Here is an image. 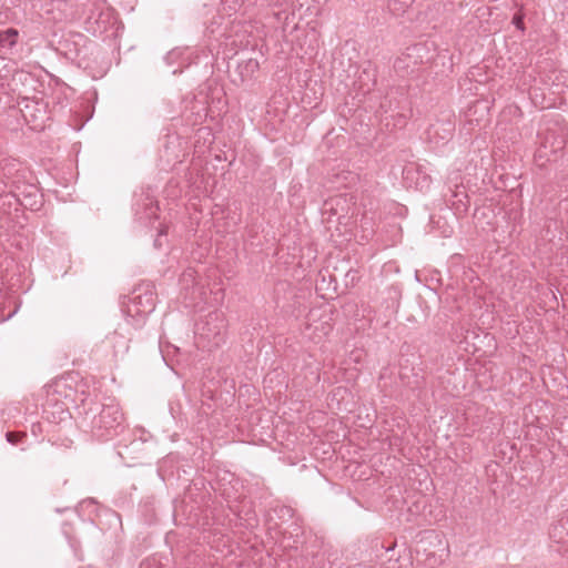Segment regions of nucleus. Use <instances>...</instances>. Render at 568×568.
<instances>
[{"label":"nucleus","instance_id":"f257e3e1","mask_svg":"<svg viewBox=\"0 0 568 568\" xmlns=\"http://www.w3.org/2000/svg\"><path fill=\"white\" fill-rule=\"evenodd\" d=\"M92 436L100 442H108L120 435L124 428V416L118 403L110 402L101 405L90 417Z\"/></svg>","mask_w":568,"mask_h":568},{"label":"nucleus","instance_id":"f03ea898","mask_svg":"<svg viewBox=\"0 0 568 568\" xmlns=\"http://www.w3.org/2000/svg\"><path fill=\"white\" fill-rule=\"evenodd\" d=\"M225 331L226 320L223 312H210L195 325L196 343L203 348L219 347L224 341Z\"/></svg>","mask_w":568,"mask_h":568},{"label":"nucleus","instance_id":"7ed1b4c3","mask_svg":"<svg viewBox=\"0 0 568 568\" xmlns=\"http://www.w3.org/2000/svg\"><path fill=\"white\" fill-rule=\"evenodd\" d=\"M155 293L150 286L140 287L134 291L124 308L128 324L134 328L142 327L148 315L155 308Z\"/></svg>","mask_w":568,"mask_h":568},{"label":"nucleus","instance_id":"20e7f679","mask_svg":"<svg viewBox=\"0 0 568 568\" xmlns=\"http://www.w3.org/2000/svg\"><path fill=\"white\" fill-rule=\"evenodd\" d=\"M89 29L93 33H104L116 23V13L105 2H98L88 17Z\"/></svg>","mask_w":568,"mask_h":568},{"label":"nucleus","instance_id":"39448f33","mask_svg":"<svg viewBox=\"0 0 568 568\" xmlns=\"http://www.w3.org/2000/svg\"><path fill=\"white\" fill-rule=\"evenodd\" d=\"M6 197L13 199L16 205H21L31 210H37L41 205L39 190L33 184L24 185L23 189L17 185L14 190L8 192L2 200Z\"/></svg>","mask_w":568,"mask_h":568},{"label":"nucleus","instance_id":"423d86ee","mask_svg":"<svg viewBox=\"0 0 568 568\" xmlns=\"http://www.w3.org/2000/svg\"><path fill=\"white\" fill-rule=\"evenodd\" d=\"M252 33V26L236 20L229 21V23L219 33L220 37H224L226 40H232L234 45H248V37Z\"/></svg>","mask_w":568,"mask_h":568},{"label":"nucleus","instance_id":"0eeeda50","mask_svg":"<svg viewBox=\"0 0 568 568\" xmlns=\"http://www.w3.org/2000/svg\"><path fill=\"white\" fill-rule=\"evenodd\" d=\"M134 210L138 219L142 222H145L158 217L159 206L155 201L148 195L143 200L142 204L139 202L134 204Z\"/></svg>","mask_w":568,"mask_h":568},{"label":"nucleus","instance_id":"6e6552de","mask_svg":"<svg viewBox=\"0 0 568 568\" xmlns=\"http://www.w3.org/2000/svg\"><path fill=\"white\" fill-rule=\"evenodd\" d=\"M454 187L455 189L453 190L449 186V190L452 192L449 202L453 210L455 211V214H462L466 212L468 209V195L463 185L455 183Z\"/></svg>","mask_w":568,"mask_h":568},{"label":"nucleus","instance_id":"1a4fd4ad","mask_svg":"<svg viewBox=\"0 0 568 568\" xmlns=\"http://www.w3.org/2000/svg\"><path fill=\"white\" fill-rule=\"evenodd\" d=\"M453 134L452 123H436L432 124L427 130V138L430 141L438 143L439 141L448 140Z\"/></svg>","mask_w":568,"mask_h":568},{"label":"nucleus","instance_id":"9d476101","mask_svg":"<svg viewBox=\"0 0 568 568\" xmlns=\"http://www.w3.org/2000/svg\"><path fill=\"white\" fill-rule=\"evenodd\" d=\"M549 537L557 544L566 542L568 539V529L562 520L550 527Z\"/></svg>","mask_w":568,"mask_h":568},{"label":"nucleus","instance_id":"9b49d317","mask_svg":"<svg viewBox=\"0 0 568 568\" xmlns=\"http://www.w3.org/2000/svg\"><path fill=\"white\" fill-rule=\"evenodd\" d=\"M414 0H387V10L393 16H402L413 4Z\"/></svg>","mask_w":568,"mask_h":568},{"label":"nucleus","instance_id":"f8f14e48","mask_svg":"<svg viewBox=\"0 0 568 568\" xmlns=\"http://www.w3.org/2000/svg\"><path fill=\"white\" fill-rule=\"evenodd\" d=\"M244 0H222L223 12L229 16L235 13L243 4Z\"/></svg>","mask_w":568,"mask_h":568},{"label":"nucleus","instance_id":"ddd939ff","mask_svg":"<svg viewBox=\"0 0 568 568\" xmlns=\"http://www.w3.org/2000/svg\"><path fill=\"white\" fill-rule=\"evenodd\" d=\"M111 342L114 343L115 353L122 352L125 353L129 349V342L123 336H121L118 332H114L110 337Z\"/></svg>","mask_w":568,"mask_h":568},{"label":"nucleus","instance_id":"4468645a","mask_svg":"<svg viewBox=\"0 0 568 568\" xmlns=\"http://www.w3.org/2000/svg\"><path fill=\"white\" fill-rule=\"evenodd\" d=\"M24 436H26V434H23V433L8 432L6 434V438H7L8 443H10L12 445L17 444Z\"/></svg>","mask_w":568,"mask_h":568},{"label":"nucleus","instance_id":"2eb2a0df","mask_svg":"<svg viewBox=\"0 0 568 568\" xmlns=\"http://www.w3.org/2000/svg\"><path fill=\"white\" fill-rule=\"evenodd\" d=\"M244 68L253 73L258 69V62L254 59H250L245 62Z\"/></svg>","mask_w":568,"mask_h":568},{"label":"nucleus","instance_id":"dca6fc26","mask_svg":"<svg viewBox=\"0 0 568 568\" xmlns=\"http://www.w3.org/2000/svg\"><path fill=\"white\" fill-rule=\"evenodd\" d=\"M79 507L80 509L92 508V510H95L97 504L93 499H85L80 503Z\"/></svg>","mask_w":568,"mask_h":568},{"label":"nucleus","instance_id":"f3484780","mask_svg":"<svg viewBox=\"0 0 568 568\" xmlns=\"http://www.w3.org/2000/svg\"><path fill=\"white\" fill-rule=\"evenodd\" d=\"M179 55H180V51L175 49V50L170 51L165 59L170 63V62L176 60L179 58Z\"/></svg>","mask_w":568,"mask_h":568},{"label":"nucleus","instance_id":"a211bd4d","mask_svg":"<svg viewBox=\"0 0 568 568\" xmlns=\"http://www.w3.org/2000/svg\"><path fill=\"white\" fill-rule=\"evenodd\" d=\"M513 23L520 30L524 29L523 18L518 14L514 16Z\"/></svg>","mask_w":568,"mask_h":568},{"label":"nucleus","instance_id":"6ab92c4d","mask_svg":"<svg viewBox=\"0 0 568 568\" xmlns=\"http://www.w3.org/2000/svg\"><path fill=\"white\" fill-rule=\"evenodd\" d=\"M8 193L6 194H0V205H6L8 204L9 206H11L13 203H14V200L11 199V197H6L4 200H2L3 196H6Z\"/></svg>","mask_w":568,"mask_h":568},{"label":"nucleus","instance_id":"aec40b11","mask_svg":"<svg viewBox=\"0 0 568 568\" xmlns=\"http://www.w3.org/2000/svg\"><path fill=\"white\" fill-rule=\"evenodd\" d=\"M427 560H428L427 565L429 568H433L435 565H437L439 561H442V559L437 560V558L435 556L428 558Z\"/></svg>","mask_w":568,"mask_h":568},{"label":"nucleus","instance_id":"412c9836","mask_svg":"<svg viewBox=\"0 0 568 568\" xmlns=\"http://www.w3.org/2000/svg\"><path fill=\"white\" fill-rule=\"evenodd\" d=\"M406 65L404 64V59L403 58H398L396 59L395 61V68L396 69H404Z\"/></svg>","mask_w":568,"mask_h":568},{"label":"nucleus","instance_id":"4be33fe9","mask_svg":"<svg viewBox=\"0 0 568 568\" xmlns=\"http://www.w3.org/2000/svg\"><path fill=\"white\" fill-rule=\"evenodd\" d=\"M217 24V21H213L211 27H209L211 33H216L219 28H214L213 26Z\"/></svg>","mask_w":568,"mask_h":568},{"label":"nucleus","instance_id":"5701e85b","mask_svg":"<svg viewBox=\"0 0 568 568\" xmlns=\"http://www.w3.org/2000/svg\"><path fill=\"white\" fill-rule=\"evenodd\" d=\"M419 50H420L419 45H414L412 48H408V51H412V52H418Z\"/></svg>","mask_w":568,"mask_h":568},{"label":"nucleus","instance_id":"b1692460","mask_svg":"<svg viewBox=\"0 0 568 568\" xmlns=\"http://www.w3.org/2000/svg\"><path fill=\"white\" fill-rule=\"evenodd\" d=\"M154 245H155V246H160V245H161V243H160V240H159V239H156V240L154 241Z\"/></svg>","mask_w":568,"mask_h":568},{"label":"nucleus","instance_id":"393cba45","mask_svg":"<svg viewBox=\"0 0 568 568\" xmlns=\"http://www.w3.org/2000/svg\"><path fill=\"white\" fill-rule=\"evenodd\" d=\"M163 234H164V231H163V230H161V231H160V233H159V237H160L161 235H163Z\"/></svg>","mask_w":568,"mask_h":568}]
</instances>
